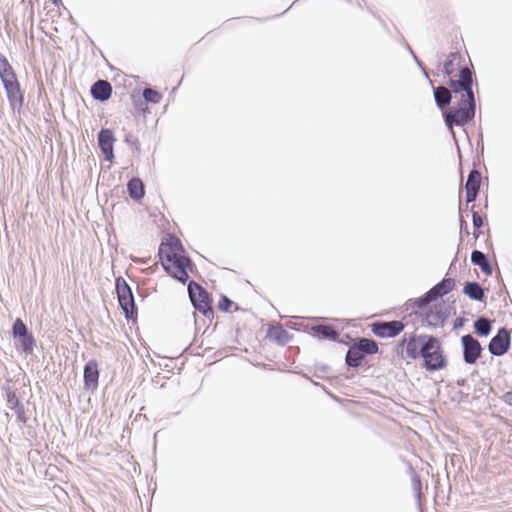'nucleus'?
<instances>
[{
	"mask_svg": "<svg viewBox=\"0 0 512 512\" xmlns=\"http://www.w3.org/2000/svg\"><path fill=\"white\" fill-rule=\"evenodd\" d=\"M406 48H407V51H409L410 53H411V51H413L408 44H406Z\"/></svg>",
	"mask_w": 512,
	"mask_h": 512,
	"instance_id": "nucleus-46",
	"label": "nucleus"
},
{
	"mask_svg": "<svg viewBox=\"0 0 512 512\" xmlns=\"http://www.w3.org/2000/svg\"><path fill=\"white\" fill-rule=\"evenodd\" d=\"M97 140L105 160L112 162L114 159V143L116 141L113 131L108 128H102L98 132Z\"/></svg>",
	"mask_w": 512,
	"mask_h": 512,
	"instance_id": "nucleus-14",
	"label": "nucleus"
},
{
	"mask_svg": "<svg viewBox=\"0 0 512 512\" xmlns=\"http://www.w3.org/2000/svg\"><path fill=\"white\" fill-rule=\"evenodd\" d=\"M479 235H480V232H476V231L474 232V238L475 239H477L479 237Z\"/></svg>",
	"mask_w": 512,
	"mask_h": 512,
	"instance_id": "nucleus-45",
	"label": "nucleus"
},
{
	"mask_svg": "<svg viewBox=\"0 0 512 512\" xmlns=\"http://www.w3.org/2000/svg\"><path fill=\"white\" fill-rule=\"evenodd\" d=\"M188 294L190 301L202 315L212 319L214 311L211 307V298L209 293L197 282L191 280L188 284Z\"/></svg>",
	"mask_w": 512,
	"mask_h": 512,
	"instance_id": "nucleus-7",
	"label": "nucleus"
},
{
	"mask_svg": "<svg viewBox=\"0 0 512 512\" xmlns=\"http://www.w3.org/2000/svg\"><path fill=\"white\" fill-rule=\"evenodd\" d=\"M99 382V368L96 360L88 361L84 366L83 383L85 390H96Z\"/></svg>",
	"mask_w": 512,
	"mask_h": 512,
	"instance_id": "nucleus-16",
	"label": "nucleus"
},
{
	"mask_svg": "<svg viewBox=\"0 0 512 512\" xmlns=\"http://www.w3.org/2000/svg\"><path fill=\"white\" fill-rule=\"evenodd\" d=\"M432 299L428 295V293H424L422 296L418 298H411L406 302V305L408 308H411V314L419 316L422 312V310H425L430 303H432Z\"/></svg>",
	"mask_w": 512,
	"mask_h": 512,
	"instance_id": "nucleus-22",
	"label": "nucleus"
},
{
	"mask_svg": "<svg viewBox=\"0 0 512 512\" xmlns=\"http://www.w3.org/2000/svg\"><path fill=\"white\" fill-rule=\"evenodd\" d=\"M7 406L10 410L15 412L19 422L22 424L27 423L28 418L25 413L24 405L21 403L14 391L7 392Z\"/></svg>",
	"mask_w": 512,
	"mask_h": 512,
	"instance_id": "nucleus-19",
	"label": "nucleus"
},
{
	"mask_svg": "<svg viewBox=\"0 0 512 512\" xmlns=\"http://www.w3.org/2000/svg\"><path fill=\"white\" fill-rule=\"evenodd\" d=\"M448 316L449 314L441 303L435 304L433 308L420 314L422 325L432 329L443 328Z\"/></svg>",
	"mask_w": 512,
	"mask_h": 512,
	"instance_id": "nucleus-9",
	"label": "nucleus"
},
{
	"mask_svg": "<svg viewBox=\"0 0 512 512\" xmlns=\"http://www.w3.org/2000/svg\"><path fill=\"white\" fill-rule=\"evenodd\" d=\"M463 347V360L466 364H474L482 353L480 342L471 334L463 335L461 338Z\"/></svg>",
	"mask_w": 512,
	"mask_h": 512,
	"instance_id": "nucleus-13",
	"label": "nucleus"
},
{
	"mask_svg": "<svg viewBox=\"0 0 512 512\" xmlns=\"http://www.w3.org/2000/svg\"><path fill=\"white\" fill-rule=\"evenodd\" d=\"M145 101L153 104H157L161 101L162 95L153 88H145L142 93Z\"/></svg>",
	"mask_w": 512,
	"mask_h": 512,
	"instance_id": "nucleus-32",
	"label": "nucleus"
},
{
	"mask_svg": "<svg viewBox=\"0 0 512 512\" xmlns=\"http://www.w3.org/2000/svg\"><path fill=\"white\" fill-rule=\"evenodd\" d=\"M433 95L436 106L442 111L452 102V92L445 86H433Z\"/></svg>",
	"mask_w": 512,
	"mask_h": 512,
	"instance_id": "nucleus-20",
	"label": "nucleus"
},
{
	"mask_svg": "<svg viewBox=\"0 0 512 512\" xmlns=\"http://www.w3.org/2000/svg\"><path fill=\"white\" fill-rule=\"evenodd\" d=\"M465 324V318L463 317H458L455 319L454 323H453V329L454 330H458L460 328H462Z\"/></svg>",
	"mask_w": 512,
	"mask_h": 512,
	"instance_id": "nucleus-41",
	"label": "nucleus"
},
{
	"mask_svg": "<svg viewBox=\"0 0 512 512\" xmlns=\"http://www.w3.org/2000/svg\"><path fill=\"white\" fill-rule=\"evenodd\" d=\"M173 251H166L164 249V243L159 247L158 255L160 257L164 270L172 277L177 279L181 283H186L189 278L187 269H191L193 266L192 260Z\"/></svg>",
	"mask_w": 512,
	"mask_h": 512,
	"instance_id": "nucleus-1",
	"label": "nucleus"
},
{
	"mask_svg": "<svg viewBox=\"0 0 512 512\" xmlns=\"http://www.w3.org/2000/svg\"><path fill=\"white\" fill-rule=\"evenodd\" d=\"M466 190V203L469 204V203H472L476 200L477 196H478V193H479V190H474V189H465Z\"/></svg>",
	"mask_w": 512,
	"mask_h": 512,
	"instance_id": "nucleus-37",
	"label": "nucleus"
},
{
	"mask_svg": "<svg viewBox=\"0 0 512 512\" xmlns=\"http://www.w3.org/2000/svg\"><path fill=\"white\" fill-rule=\"evenodd\" d=\"M411 56L413 57V59H414L415 63L417 64V66L419 68H422L423 63L418 59V57L416 56V54L413 51H411Z\"/></svg>",
	"mask_w": 512,
	"mask_h": 512,
	"instance_id": "nucleus-43",
	"label": "nucleus"
},
{
	"mask_svg": "<svg viewBox=\"0 0 512 512\" xmlns=\"http://www.w3.org/2000/svg\"><path fill=\"white\" fill-rule=\"evenodd\" d=\"M473 327L478 336L487 337L492 330V321L484 316H480L475 320Z\"/></svg>",
	"mask_w": 512,
	"mask_h": 512,
	"instance_id": "nucleus-27",
	"label": "nucleus"
},
{
	"mask_svg": "<svg viewBox=\"0 0 512 512\" xmlns=\"http://www.w3.org/2000/svg\"><path fill=\"white\" fill-rule=\"evenodd\" d=\"M469 233L468 232V224L467 222L464 220L463 218V215H462V210L460 209V233Z\"/></svg>",
	"mask_w": 512,
	"mask_h": 512,
	"instance_id": "nucleus-40",
	"label": "nucleus"
},
{
	"mask_svg": "<svg viewBox=\"0 0 512 512\" xmlns=\"http://www.w3.org/2000/svg\"><path fill=\"white\" fill-rule=\"evenodd\" d=\"M11 332L16 348L26 355L32 354L36 346V340L21 318H17L13 322Z\"/></svg>",
	"mask_w": 512,
	"mask_h": 512,
	"instance_id": "nucleus-8",
	"label": "nucleus"
},
{
	"mask_svg": "<svg viewBox=\"0 0 512 512\" xmlns=\"http://www.w3.org/2000/svg\"><path fill=\"white\" fill-rule=\"evenodd\" d=\"M420 70L422 71V73H423V75L425 76V78H427V79H428L429 84L431 85V87H433V86H434V85H433V81L430 79L429 74H428V72H427L426 68L424 67V65L422 66V68H420Z\"/></svg>",
	"mask_w": 512,
	"mask_h": 512,
	"instance_id": "nucleus-42",
	"label": "nucleus"
},
{
	"mask_svg": "<svg viewBox=\"0 0 512 512\" xmlns=\"http://www.w3.org/2000/svg\"><path fill=\"white\" fill-rule=\"evenodd\" d=\"M455 287V280L453 278H443L439 283L434 285L431 289L427 291L428 295L432 299L433 302L438 299L444 297L448 293H450Z\"/></svg>",
	"mask_w": 512,
	"mask_h": 512,
	"instance_id": "nucleus-17",
	"label": "nucleus"
},
{
	"mask_svg": "<svg viewBox=\"0 0 512 512\" xmlns=\"http://www.w3.org/2000/svg\"><path fill=\"white\" fill-rule=\"evenodd\" d=\"M463 293L474 301H483L485 291L483 287L476 281H467L463 287Z\"/></svg>",
	"mask_w": 512,
	"mask_h": 512,
	"instance_id": "nucleus-23",
	"label": "nucleus"
},
{
	"mask_svg": "<svg viewBox=\"0 0 512 512\" xmlns=\"http://www.w3.org/2000/svg\"><path fill=\"white\" fill-rule=\"evenodd\" d=\"M511 344V334L506 327L500 328L488 344V350L493 356H502L508 352Z\"/></svg>",
	"mask_w": 512,
	"mask_h": 512,
	"instance_id": "nucleus-12",
	"label": "nucleus"
},
{
	"mask_svg": "<svg viewBox=\"0 0 512 512\" xmlns=\"http://www.w3.org/2000/svg\"><path fill=\"white\" fill-rule=\"evenodd\" d=\"M410 473H411V481H412V488L415 493V497L417 499L419 507H421V500H422V484L420 476L415 472V470L410 467Z\"/></svg>",
	"mask_w": 512,
	"mask_h": 512,
	"instance_id": "nucleus-30",
	"label": "nucleus"
},
{
	"mask_svg": "<svg viewBox=\"0 0 512 512\" xmlns=\"http://www.w3.org/2000/svg\"><path fill=\"white\" fill-rule=\"evenodd\" d=\"M269 337L280 345H286L291 340V335L281 325L272 327Z\"/></svg>",
	"mask_w": 512,
	"mask_h": 512,
	"instance_id": "nucleus-28",
	"label": "nucleus"
},
{
	"mask_svg": "<svg viewBox=\"0 0 512 512\" xmlns=\"http://www.w3.org/2000/svg\"><path fill=\"white\" fill-rule=\"evenodd\" d=\"M475 111L476 100L472 99V102H469L468 100H459L455 105L449 107L443 112L445 125L450 130L453 137H455L453 127L465 126L471 122L475 117Z\"/></svg>",
	"mask_w": 512,
	"mask_h": 512,
	"instance_id": "nucleus-3",
	"label": "nucleus"
},
{
	"mask_svg": "<svg viewBox=\"0 0 512 512\" xmlns=\"http://www.w3.org/2000/svg\"><path fill=\"white\" fill-rule=\"evenodd\" d=\"M480 269L487 276H490L493 273V268H492L491 264L489 263V260L487 262H485V264L482 265V267H480Z\"/></svg>",
	"mask_w": 512,
	"mask_h": 512,
	"instance_id": "nucleus-39",
	"label": "nucleus"
},
{
	"mask_svg": "<svg viewBox=\"0 0 512 512\" xmlns=\"http://www.w3.org/2000/svg\"><path fill=\"white\" fill-rule=\"evenodd\" d=\"M462 56L459 52H451L443 63V73L445 76H451L455 71V62L457 61L458 68L460 67Z\"/></svg>",
	"mask_w": 512,
	"mask_h": 512,
	"instance_id": "nucleus-29",
	"label": "nucleus"
},
{
	"mask_svg": "<svg viewBox=\"0 0 512 512\" xmlns=\"http://www.w3.org/2000/svg\"><path fill=\"white\" fill-rule=\"evenodd\" d=\"M54 4H58V2H60L61 0H51Z\"/></svg>",
	"mask_w": 512,
	"mask_h": 512,
	"instance_id": "nucleus-47",
	"label": "nucleus"
},
{
	"mask_svg": "<svg viewBox=\"0 0 512 512\" xmlns=\"http://www.w3.org/2000/svg\"><path fill=\"white\" fill-rule=\"evenodd\" d=\"M421 357L423 358V367L429 371H439L447 366V360L443 354L441 344L435 336L422 334Z\"/></svg>",
	"mask_w": 512,
	"mask_h": 512,
	"instance_id": "nucleus-2",
	"label": "nucleus"
},
{
	"mask_svg": "<svg viewBox=\"0 0 512 512\" xmlns=\"http://www.w3.org/2000/svg\"><path fill=\"white\" fill-rule=\"evenodd\" d=\"M505 400L508 404L512 405V392H507L505 394Z\"/></svg>",
	"mask_w": 512,
	"mask_h": 512,
	"instance_id": "nucleus-44",
	"label": "nucleus"
},
{
	"mask_svg": "<svg viewBox=\"0 0 512 512\" xmlns=\"http://www.w3.org/2000/svg\"><path fill=\"white\" fill-rule=\"evenodd\" d=\"M472 222L475 230L480 229L484 224L482 217L475 211H472Z\"/></svg>",
	"mask_w": 512,
	"mask_h": 512,
	"instance_id": "nucleus-36",
	"label": "nucleus"
},
{
	"mask_svg": "<svg viewBox=\"0 0 512 512\" xmlns=\"http://www.w3.org/2000/svg\"><path fill=\"white\" fill-rule=\"evenodd\" d=\"M125 142L129 145L135 146L136 149H139V141L136 137H134L132 134L128 133L125 136Z\"/></svg>",
	"mask_w": 512,
	"mask_h": 512,
	"instance_id": "nucleus-38",
	"label": "nucleus"
},
{
	"mask_svg": "<svg viewBox=\"0 0 512 512\" xmlns=\"http://www.w3.org/2000/svg\"><path fill=\"white\" fill-rule=\"evenodd\" d=\"M379 350L378 343L370 338H357L348 349L345 363L349 368H357L368 355L376 354Z\"/></svg>",
	"mask_w": 512,
	"mask_h": 512,
	"instance_id": "nucleus-4",
	"label": "nucleus"
},
{
	"mask_svg": "<svg viewBox=\"0 0 512 512\" xmlns=\"http://www.w3.org/2000/svg\"><path fill=\"white\" fill-rule=\"evenodd\" d=\"M487 261H488V258L486 256V254H484L483 252H481L479 250H473L472 251V253H471V262L474 265L482 267V265H484L485 262H487Z\"/></svg>",
	"mask_w": 512,
	"mask_h": 512,
	"instance_id": "nucleus-33",
	"label": "nucleus"
},
{
	"mask_svg": "<svg viewBox=\"0 0 512 512\" xmlns=\"http://www.w3.org/2000/svg\"><path fill=\"white\" fill-rule=\"evenodd\" d=\"M311 331L319 339L337 341L339 338L338 331L332 325H314L311 327Z\"/></svg>",
	"mask_w": 512,
	"mask_h": 512,
	"instance_id": "nucleus-21",
	"label": "nucleus"
},
{
	"mask_svg": "<svg viewBox=\"0 0 512 512\" xmlns=\"http://www.w3.org/2000/svg\"><path fill=\"white\" fill-rule=\"evenodd\" d=\"M90 93L95 100L107 101L112 95V86L107 80H97L91 86Z\"/></svg>",
	"mask_w": 512,
	"mask_h": 512,
	"instance_id": "nucleus-18",
	"label": "nucleus"
},
{
	"mask_svg": "<svg viewBox=\"0 0 512 512\" xmlns=\"http://www.w3.org/2000/svg\"><path fill=\"white\" fill-rule=\"evenodd\" d=\"M0 79L3 84L17 80L16 74L5 55L0 53Z\"/></svg>",
	"mask_w": 512,
	"mask_h": 512,
	"instance_id": "nucleus-25",
	"label": "nucleus"
},
{
	"mask_svg": "<svg viewBox=\"0 0 512 512\" xmlns=\"http://www.w3.org/2000/svg\"><path fill=\"white\" fill-rule=\"evenodd\" d=\"M405 328L400 320L376 321L371 325L372 333L379 338H394Z\"/></svg>",
	"mask_w": 512,
	"mask_h": 512,
	"instance_id": "nucleus-11",
	"label": "nucleus"
},
{
	"mask_svg": "<svg viewBox=\"0 0 512 512\" xmlns=\"http://www.w3.org/2000/svg\"><path fill=\"white\" fill-rule=\"evenodd\" d=\"M0 79L3 84L17 80L16 74L5 55L0 53Z\"/></svg>",
	"mask_w": 512,
	"mask_h": 512,
	"instance_id": "nucleus-26",
	"label": "nucleus"
},
{
	"mask_svg": "<svg viewBox=\"0 0 512 512\" xmlns=\"http://www.w3.org/2000/svg\"><path fill=\"white\" fill-rule=\"evenodd\" d=\"M7 94V99L13 111H20L24 104V94L17 80L3 84Z\"/></svg>",
	"mask_w": 512,
	"mask_h": 512,
	"instance_id": "nucleus-15",
	"label": "nucleus"
},
{
	"mask_svg": "<svg viewBox=\"0 0 512 512\" xmlns=\"http://www.w3.org/2000/svg\"><path fill=\"white\" fill-rule=\"evenodd\" d=\"M115 289L119 306L123 310L125 318L128 321L135 322L137 320V307L130 285L123 277L119 276L115 280Z\"/></svg>",
	"mask_w": 512,
	"mask_h": 512,
	"instance_id": "nucleus-5",
	"label": "nucleus"
},
{
	"mask_svg": "<svg viewBox=\"0 0 512 512\" xmlns=\"http://www.w3.org/2000/svg\"><path fill=\"white\" fill-rule=\"evenodd\" d=\"M397 353L402 355L403 358L417 359L422 355L420 335L414 333L405 334L400 341Z\"/></svg>",
	"mask_w": 512,
	"mask_h": 512,
	"instance_id": "nucleus-10",
	"label": "nucleus"
},
{
	"mask_svg": "<svg viewBox=\"0 0 512 512\" xmlns=\"http://www.w3.org/2000/svg\"><path fill=\"white\" fill-rule=\"evenodd\" d=\"M481 173L477 169H472L467 177L465 189L480 190Z\"/></svg>",
	"mask_w": 512,
	"mask_h": 512,
	"instance_id": "nucleus-31",
	"label": "nucleus"
},
{
	"mask_svg": "<svg viewBox=\"0 0 512 512\" xmlns=\"http://www.w3.org/2000/svg\"><path fill=\"white\" fill-rule=\"evenodd\" d=\"M234 305V302L226 295H221L218 302V309L222 312H229L230 308Z\"/></svg>",
	"mask_w": 512,
	"mask_h": 512,
	"instance_id": "nucleus-35",
	"label": "nucleus"
},
{
	"mask_svg": "<svg viewBox=\"0 0 512 512\" xmlns=\"http://www.w3.org/2000/svg\"><path fill=\"white\" fill-rule=\"evenodd\" d=\"M127 191L134 201H140L145 196V188L141 179L133 177L127 183Z\"/></svg>",
	"mask_w": 512,
	"mask_h": 512,
	"instance_id": "nucleus-24",
	"label": "nucleus"
},
{
	"mask_svg": "<svg viewBox=\"0 0 512 512\" xmlns=\"http://www.w3.org/2000/svg\"><path fill=\"white\" fill-rule=\"evenodd\" d=\"M164 249L166 251H173L174 253L178 254L184 253L183 245L181 241L177 238L172 239L171 242L168 244H164Z\"/></svg>",
	"mask_w": 512,
	"mask_h": 512,
	"instance_id": "nucleus-34",
	"label": "nucleus"
},
{
	"mask_svg": "<svg viewBox=\"0 0 512 512\" xmlns=\"http://www.w3.org/2000/svg\"><path fill=\"white\" fill-rule=\"evenodd\" d=\"M473 83H474V74L469 70L467 66H460L458 68V78L457 79H449L448 85L450 87V91L452 95L458 94L461 95L460 100H468L472 102V99H475L473 92Z\"/></svg>",
	"mask_w": 512,
	"mask_h": 512,
	"instance_id": "nucleus-6",
	"label": "nucleus"
},
{
	"mask_svg": "<svg viewBox=\"0 0 512 512\" xmlns=\"http://www.w3.org/2000/svg\"><path fill=\"white\" fill-rule=\"evenodd\" d=\"M502 287H503V289L507 292V290H506V285H505L504 283H502Z\"/></svg>",
	"mask_w": 512,
	"mask_h": 512,
	"instance_id": "nucleus-48",
	"label": "nucleus"
}]
</instances>
